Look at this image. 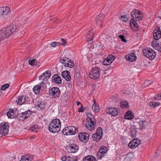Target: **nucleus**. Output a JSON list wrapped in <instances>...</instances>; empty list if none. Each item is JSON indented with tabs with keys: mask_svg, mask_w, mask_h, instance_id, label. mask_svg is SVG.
<instances>
[{
	"mask_svg": "<svg viewBox=\"0 0 161 161\" xmlns=\"http://www.w3.org/2000/svg\"><path fill=\"white\" fill-rule=\"evenodd\" d=\"M49 94L53 98H58L60 96V91L57 87H53L49 91Z\"/></svg>",
	"mask_w": 161,
	"mask_h": 161,
	"instance_id": "obj_5",
	"label": "nucleus"
},
{
	"mask_svg": "<svg viewBox=\"0 0 161 161\" xmlns=\"http://www.w3.org/2000/svg\"><path fill=\"white\" fill-rule=\"evenodd\" d=\"M83 161H97V159L92 155H89L85 156Z\"/></svg>",
	"mask_w": 161,
	"mask_h": 161,
	"instance_id": "obj_27",
	"label": "nucleus"
},
{
	"mask_svg": "<svg viewBox=\"0 0 161 161\" xmlns=\"http://www.w3.org/2000/svg\"><path fill=\"white\" fill-rule=\"evenodd\" d=\"M134 118L133 113L130 110L128 111L124 116V118L127 119H131Z\"/></svg>",
	"mask_w": 161,
	"mask_h": 161,
	"instance_id": "obj_28",
	"label": "nucleus"
},
{
	"mask_svg": "<svg viewBox=\"0 0 161 161\" xmlns=\"http://www.w3.org/2000/svg\"><path fill=\"white\" fill-rule=\"evenodd\" d=\"M70 157L69 156H64L61 158L63 161H69Z\"/></svg>",
	"mask_w": 161,
	"mask_h": 161,
	"instance_id": "obj_47",
	"label": "nucleus"
},
{
	"mask_svg": "<svg viewBox=\"0 0 161 161\" xmlns=\"http://www.w3.org/2000/svg\"><path fill=\"white\" fill-rule=\"evenodd\" d=\"M87 117L86 120H95V119L94 118L93 116L91 113H88L87 114Z\"/></svg>",
	"mask_w": 161,
	"mask_h": 161,
	"instance_id": "obj_41",
	"label": "nucleus"
},
{
	"mask_svg": "<svg viewBox=\"0 0 161 161\" xmlns=\"http://www.w3.org/2000/svg\"><path fill=\"white\" fill-rule=\"evenodd\" d=\"M16 29V26L11 25L6 28L0 31V42L1 39L7 37L11 34L14 32Z\"/></svg>",
	"mask_w": 161,
	"mask_h": 161,
	"instance_id": "obj_1",
	"label": "nucleus"
},
{
	"mask_svg": "<svg viewBox=\"0 0 161 161\" xmlns=\"http://www.w3.org/2000/svg\"><path fill=\"white\" fill-rule=\"evenodd\" d=\"M33 91L36 94H38L40 92V89H39V87L38 85H37L35 86L33 89Z\"/></svg>",
	"mask_w": 161,
	"mask_h": 161,
	"instance_id": "obj_39",
	"label": "nucleus"
},
{
	"mask_svg": "<svg viewBox=\"0 0 161 161\" xmlns=\"http://www.w3.org/2000/svg\"><path fill=\"white\" fill-rule=\"evenodd\" d=\"M44 82H45L42 81L41 83H40L39 85H38L39 89L41 90H43L46 87V86H45Z\"/></svg>",
	"mask_w": 161,
	"mask_h": 161,
	"instance_id": "obj_43",
	"label": "nucleus"
},
{
	"mask_svg": "<svg viewBox=\"0 0 161 161\" xmlns=\"http://www.w3.org/2000/svg\"><path fill=\"white\" fill-rule=\"evenodd\" d=\"M81 103L80 102L77 101L76 102V104L77 106L79 105L80 104H81Z\"/></svg>",
	"mask_w": 161,
	"mask_h": 161,
	"instance_id": "obj_58",
	"label": "nucleus"
},
{
	"mask_svg": "<svg viewBox=\"0 0 161 161\" xmlns=\"http://www.w3.org/2000/svg\"><path fill=\"white\" fill-rule=\"evenodd\" d=\"M60 62L64 64V66L70 68H72L74 66L73 61L66 57H63L60 58Z\"/></svg>",
	"mask_w": 161,
	"mask_h": 161,
	"instance_id": "obj_6",
	"label": "nucleus"
},
{
	"mask_svg": "<svg viewBox=\"0 0 161 161\" xmlns=\"http://www.w3.org/2000/svg\"><path fill=\"white\" fill-rule=\"evenodd\" d=\"M102 136L100 135V134H97L95 133L93 134L92 136L93 140L96 142L100 141L102 138Z\"/></svg>",
	"mask_w": 161,
	"mask_h": 161,
	"instance_id": "obj_29",
	"label": "nucleus"
},
{
	"mask_svg": "<svg viewBox=\"0 0 161 161\" xmlns=\"http://www.w3.org/2000/svg\"><path fill=\"white\" fill-rule=\"evenodd\" d=\"M29 102V97L24 96H19L16 100V102L19 105H22L25 103H28Z\"/></svg>",
	"mask_w": 161,
	"mask_h": 161,
	"instance_id": "obj_12",
	"label": "nucleus"
},
{
	"mask_svg": "<svg viewBox=\"0 0 161 161\" xmlns=\"http://www.w3.org/2000/svg\"><path fill=\"white\" fill-rule=\"evenodd\" d=\"M28 63L29 64L32 66L36 65L38 63L37 60L35 59H33L32 60H28Z\"/></svg>",
	"mask_w": 161,
	"mask_h": 161,
	"instance_id": "obj_35",
	"label": "nucleus"
},
{
	"mask_svg": "<svg viewBox=\"0 0 161 161\" xmlns=\"http://www.w3.org/2000/svg\"><path fill=\"white\" fill-rule=\"evenodd\" d=\"M136 130L135 126H132L130 129V134L132 137H135L136 135Z\"/></svg>",
	"mask_w": 161,
	"mask_h": 161,
	"instance_id": "obj_33",
	"label": "nucleus"
},
{
	"mask_svg": "<svg viewBox=\"0 0 161 161\" xmlns=\"http://www.w3.org/2000/svg\"><path fill=\"white\" fill-rule=\"evenodd\" d=\"M45 103L41 100H39L37 102V107L41 109H44L45 108Z\"/></svg>",
	"mask_w": 161,
	"mask_h": 161,
	"instance_id": "obj_34",
	"label": "nucleus"
},
{
	"mask_svg": "<svg viewBox=\"0 0 161 161\" xmlns=\"http://www.w3.org/2000/svg\"><path fill=\"white\" fill-rule=\"evenodd\" d=\"M96 123L95 120H86V128L90 131H92L94 129Z\"/></svg>",
	"mask_w": 161,
	"mask_h": 161,
	"instance_id": "obj_13",
	"label": "nucleus"
},
{
	"mask_svg": "<svg viewBox=\"0 0 161 161\" xmlns=\"http://www.w3.org/2000/svg\"><path fill=\"white\" fill-rule=\"evenodd\" d=\"M50 75L51 72L50 71H47L39 76V79L44 82L47 81L50 77Z\"/></svg>",
	"mask_w": 161,
	"mask_h": 161,
	"instance_id": "obj_16",
	"label": "nucleus"
},
{
	"mask_svg": "<svg viewBox=\"0 0 161 161\" xmlns=\"http://www.w3.org/2000/svg\"><path fill=\"white\" fill-rule=\"evenodd\" d=\"M94 101V103L92 107V109L95 113H97L99 111L100 108L98 105L96 103L95 100Z\"/></svg>",
	"mask_w": 161,
	"mask_h": 161,
	"instance_id": "obj_32",
	"label": "nucleus"
},
{
	"mask_svg": "<svg viewBox=\"0 0 161 161\" xmlns=\"http://www.w3.org/2000/svg\"><path fill=\"white\" fill-rule=\"evenodd\" d=\"M161 1V0H160Z\"/></svg>",
	"mask_w": 161,
	"mask_h": 161,
	"instance_id": "obj_60",
	"label": "nucleus"
},
{
	"mask_svg": "<svg viewBox=\"0 0 161 161\" xmlns=\"http://www.w3.org/2000/svg\"><path fill=\"white\" fill-rule=\"evenodd\" d=\"M78 112H79L80 113L83 112L84 111V110L83 109V107L82 104H81V107L78 109Z\"/></svg>",
	"mask_w": 161,
	"mask_h": 161,
	"instance_id": "obj_54",
	"label": "nucleus"
},
{
	"mask_svg": "<svg viewBox=\"0 0 161 161\" xmlns=\"http://www.w3.org/2000/svg\"><path fill=\"white\" fill-rule=\"evenodd\" d=\"M149 105L151 107L155 108L159 106L160 103L158 102H151L149 103Z\"/></svg>",
	"mask_w": 161,
	"mask_h": 161,
	"instance_id": "obj_38",
	"label": "nucleus"
},
{
	"mask_svg": "<svg viewBox=\"0 0 161 161\" xmlns=\"http://www.w3.org/2000/svg\"><path fill=\"white\" fill-rule=\"evenodd\" d=\"M125 58L130 62H132L135 61L136 59V57L135 53H129L126 55L125 57Z\"/></svg>",
	"mask_w": 161,
	"mask_h": 161,
	"instance_id": "obj_19",
	"label": "nucleus"
},
{
	"mask_svg": "<svg viewBox=\"0 0 161 161\" xmlns=\"http://www.w3.org/2000/svg\"><path fill=\"white\" fill-rule=\"evenodd\" d=\"M140 143V142L139 139H135L130 142L128 146L130 148L133 149L138 146Z\"/></svg>",
	"mask_w": 161,
	"mask_h": 161,
	"instance_id": "obj_14",
	"label": "nucleus"
},
{
	"mask_svg": "<svg viewBox=\"0 0 161 161\" xmlns=\"http://www.w3.org/2000/svg\"><path fill=\"white\" fill-rule=\"evenodd\" d=\"M119 37L121 39V41L125 42H127V40L125 39L124 36L123 35H120L119 36Z\"/></svg>",
	"mask_w": 161,
	"mask_h": 161,
	"instance_id": "obj_49",
	"label": "nucleus"
},
{
	"mask_svg": "<svg viewBox=\"0 0 161 161\" xmlns=\"http://www.w3.org/2000/svg\"><path fill=\"white\" fill-rule=\"evenodd\" d=\"M59 45V42H53L51 44V46L53 47H55Z\"/></svg>",
	"mask_w": 161,
	"mask_h": 161,
	"instance_id": "obj_48",
	"label": "nucleus"
},
{
	"mask_svg": "<svg viewBox=\"0 0 161 161\" xmlns=\"http://www.w3.org/2000/svg\"><path fill=\"white\" fill-rule=\"evenodd\" d=\"M9 86L10 85L9 84H5L2 86L1 89L3 91L5 90L6 89L8 88L9 87Z\"/></svg>",
	"mask_w": 161,
	"mask_h": 161,
	"instance_id": "obj_46",
	"label": "nucleus"
},
{
	"mask_svg": "<svg viewBox=\"0 0 161 161\" xmlns=\"http://www.w3.org/2000/svg\"><path fill=\"white\" fill-rule=\"evenodd\" d=\"M143 53L145 56L151 60L155 58L156 55L154 50L150 48L144 49L143 50Z\"/></svg>",
	"mask_w": 161,
	"mask_h": 161,
	"instance_id": "obj_4",
	"label": "nucleus"
},
{
	"mask_svg": "<svg viewBox=\"0 0 161 161\" xmlns=\"http://www.w3.org/2000/svg\"><path fill=\"white\" fill-rule=\"evenodd\" d=\"M32 112L29 109H28L25 112H22L18 114V116L19 118L20 121H24L27 119L31 114Z\"/></svg>",
	"mask_w": 161,
	"mask_h": 161,
	"instance_id": "obj_10",
	"label": "nucleus"
},
{
	"mask_svg": "<svg viewBox=\"0 0 161 161\" xmlns=\"http://www.w3.org/2000/svg\"><path fill=\"white\" fill-rule=\"evenodd\" d=\"M78 137L82 142L86 143L89 139V135L86 132H81L79 134Z\"/></svg>",
	"mask_w": 161,
	"mask_h": 161,
	"instance_id": "obj_11",
	"label": "nucleus"
},
{
	"mask_svg": "<svg viewBox=\"0 0 161 161\" xmlns=\"http://www.w3.org/2000/svg\"><path fill=\"white\" fill-rule=\"evenodd\" d=\"M152 82V81L151 80H147V81H146L144 82L145 86L147 87L148 86L151 85Z\"/></svg>",
	"mask_w": 161,
	"mask_h": 161,
	"instance_id": "obj_52",
	"label": "nucleus"
},
{
	"mask_svg": "<svg viewBox=\"0 0 161 161\" xmlns=\"http://www.w3.org/2000/svg\"><path fill=\"white\" fill-rule=\"evenodd\" d=\"M69 152L71 153H75L78 150V146L75 144H69L68 146Z\"/></svg>",
	"mask_w": 161,
	"mask_h": 161,
	"instance_id": "obj_21",
	"label": "nucleus"
},
{
	"mask_svg": "<svg viewBox=\"0 0 161 161\" xmlns=\"http://www.w3.org/2000/svg\"><path fill=\"white\" fill-rule=\"evenodd\" d=\"M147 123L145 120H140L139 122V124L140 126L141 129L145 128L146 126Z\"/></svg>",
	"mask_w": 161,
	"mask_h": 161,
	"instance_id": "obj_36",
	"label": "nucleus"
},
{
	"mask_svg": "<svg viewBox=\"0 0 161 161\" xmlns=\"http://www.w3.org/2000/svg\"><path fill=\"white\" fill-rule=\"evenodd\" d=\"M52 80L53 81L57 84H61L62 82L61 78L57 74L54 75L52 76Z\"/></svg>",
	"mask_w": 161,
	"mask_h": 161,
	"instance_id": "obj_26",
	"label": "nucleus"
},
{
	"mask_svg": "<svg viewBox=\"0 0 161 161\" xmlns=\"http://www.w3.org/2000/svg\"><path fill=\"white\" fill-rule=\"evenodd\" d=\"M10 12V9L8 7H4L0 8V15H7Z\"/></svg>",
	"mask_w": 161,
	"mask_h": 161,
	"instance_id": "obj_23",
	"label": "nucleus"
},
{
	"mask_svg": "<svg viewBox=\"0 0 161 161\" xmlns=\"http://www.w3.org/2000/svg\"><path fill=\"white\" fill-rule=\"evenodd\" d=\"M106 112L108 114L114 116H115L118 114V110L116 108H108Z\"/></svg>",
	"mask_w": 161,
	"mask_h": 161,
	"instance_id": "obj_18",
	"label": "nucleus"
},
{
	"mask_svg": "<svg viewBox=\"0 0 161 161\" xmlns=\"http://www.w3.org/2000/svg\"><path fill=\"white\" fill-rule=\"evenodd\" d=\"M107 147L103 146L101 147L99 150V151L102 153H103L104 154L107 152Z\"/></svg>",
	"mask_w": 161,
	"mask_h": 161,
	"instance_id": "obj_40",
	"label": "nucleus"
},
{
	"mask_svg": "<svg viewBox=\"0 0 161 161\" xmlns=\"http://www.w3.org/2000/svg\"><path fill=\"white\" fill-rule=\"evenodd\" d=\"M135 19H131L130 21V25L132 29L134 31L139 30L138 25Z\"/></svg>",
	"mask_w": 161,
	"mask_h": 161,
	"instance_id": "obj_20",
	"label": "nucleus"
},
{
	"mask_svg": "<svg viewBox=\"0 0 161 161\" xmlns=\"http://www.w3.org/2000/svg\"><path fill=\"white\" fill-rule=\"evenodd\" d=\"M61 122L58 119H53L49 124L48 130L52 133H57L60 130Z\"/></svg>",
	"mask_w": 161,
	"mask_h": 161,
	"instance_id": "obj_2",
	"label": "nucleus"
},
{
	"mask_svg": "<svg viewBox=\"0 0 161 161\" xmlns=\"http://www.w3.org/2000/svg\"><path fill=\"white\" fill-rule=\"evenodd\" d=\"M62 77L67 81H69L71 79L70 72L67 70L64 71L62 72Z\"/></svg>",
	"mask_w": 161,
	"mask_h": 161,
	"instance_id": "obj_25",
	"label": "nucleus"
},
{
	"mask_svg": "<svg viewBox=\"0 0 161 161\" xmlns=\"http://www.w3.org/2000/svg\"><path fill=\"white\" fill-rule=\"evenodd\" d=\"M104 20V15L99 14L97 15L96 17L95 20L97 24L99 26L101 25L102 27V22Z\"/></svg>",
	"mask_w": 161,
	"mask_h": 161,
	"instance_id": "obj_22",
	"label": "nucleus"
},
{
	"mask_svg": "<svg viewBox=\"0 0 161 161\" xmlns=\"http://www.w3.org/2000/svg\"><path fill=\"white\" fill-rule=\"evenodd\" d=\"M7 114L8 118L10 119H13L16 116V114L14 113V112L13 109H10L7 113Z\"/></svg>",
	"mask_w": 161,
	"mask_h": 161,
	"instance_id": "obj_30",
	"label": "nucleus"
},
{
	"mask_svg": "<svg viewBox=\"0 0 161 161\" xmlns=\"http://www.w3.org/2000/svg\"><path fill=\"white\" fill-rule=\"evenodd\" d=\"M94 32L92 30H90L89 31V33L86 36L87 40L88 42H93L94 39Z\"/></svg>",
	"mask_w": 161,
	"mask_h": 161,
	"instance_id": "obj_24",
	"label": "nucleus"
},
{
	"mask_svg": "<svg viewBox=\"0 0 161 161\" xmlns=\"http://www.w3.org/2000/svg\"><path fill=\"white\" fill-rule=\"evenodd\" d=\"M131 16L136 21H139L142 19L143 15L142 13L137 9H134L131 13Z\"/></svg>",
	"mask_w": 161,
	"mask_h": 161,
	"instance_id": "obj_9",
	"label": "nucleus"
},
{
	"mask_svg": "<svg viewBox=\"0 0 161 161\" xmlns=\"http://www.w3.org/2000/svg\"><path fill=\"white\" fill-rule=\"evenodd\" d=\"M154 98L155 100H158L161 99V93H158L157 96L154 97Z\"/></svg>",
	"mask_w": 161,
	"mask_h": 161,
	"instance_id": "obj_53",
	"label": "nucleus"
},
{
	"mask_svg": "<svg viewBox=\"0 0 161 161\" xmlns=\"http://www.w3.org/2000/svg\"><path fill=\"white\" fill-rule=\"evenodd\" d=\"M153 47L154 49L157 50L160 52H161V42L156 43L153 44Z\"/></svg>",
	"mask_w": 161,
	"mask_h": 161,
	"instance_id": "obj_37",
	"label": "nucleus"
},
{
	"mask_svg": "<svg viewBox=\"0 0 161 161\" xmlns=\"http://www.w3.org/2000/svg\"><path fill=\"white\" fill-rule=\"evenodd\" d=\"M121 141L124 144H125L126 143V139L125 137H124V136H121Z\"/></svg>",
	"mask_w": 161,
	"mask_h": 161,
	"instance_id": "obj_55",
	"label": "nucleus"
},
{
	"mask_svg": "<svg viewBox=\"0 0 161 161\" xmlns=\"http://www.w3.org/2000/svg\"><path fill=\"white\" fill-rule=\"evenodd\" d=\"M97 134H99L101 136L103 135V130L102 128L101 127H98L96 130V132L95 133Z\"/></svg>",
	"mask_w": 161,
	"mask_h": 161,
	"instance_id": "obj_42",
	"label": "nucleus"
},
{
	"mask_svg": "<svg viewBox=\"0 0 161 161\" xmlns=\"http://www.w3.org/2000/svg\"><path fill=\"white\" fill-rule=\"evenodd\" d=\"M104 155V154L100 151H99L97 153V157L99 159H101L103 157Z\"/></svg>",
	"mask_w": 161,
	"mask_h": 161,
	"instance_id": "obj_51",
	"label": "nucleus"
},
{
	"mask_svg": "<svg viewBox=\"0 0 161 161\" xmlns=\"http://www.w3.org/2000/svg\"><path fill=\"white\" fill-rule=\"evenodd\" d=\"M78 160V157L76 156L70 157L69 161H77Z\"/></svg>",
	"mask_w": 161,
	"mask_h": 161,
	"instance_id": "obj_50",
	"label": "nucleus"
},
{
	"mask_svg": "<svg viewBox=\"0 0 161 161\" xmlns=\"http://www.w3.org/2000/svg\"><path fill=\"white\" fill-rule=\"evenodd\" d=\"M9 127L8 123L5 122L1 123L0 124V134L2 136H5L8 133Z\"/></svg>",
	"mask_w": 161,
	"mask_h": 161,
	"instance_id": "obj_8",
	"label": "nucleus"
},
{
	"mask_svg": "<svg viewBox=\"0 0 161 161\" xmlns=\"http://www.w3.org/2000/svg\"><path fill=\"white\" fill-rule=\"evenodd\" d=\"M100 69L97 67L93 68L90 73L89 77L93 79H98L100 76Z\"/></svg>",
	"mask_w": 161,
	"mask_h": 161,
	"instance_id": "obj_7",
	"label": "nucleus"
},
{
	"mask_svg": "<svg viewBox=\"0 0 161 161\" xmlns=\"http://www.w3.org/2000/svg\"><path fill=\"white\" fill-rule=\"evenodd\" d=\"M61 40L63 42V43H62L61 44H60V45H64L66 43V42L65 40L63 38L61 39Z\"/></svg>",
	"mask_w": 161,
	"mask_h": 161,
	"instance_id": "obj_57",
	"label": "nucleus"
},
{
	"mask_svg": "<svg viewBox=\"0 0 161 161\" xmlns=\"http://www.w3.org/2000/svg\"><path fill=\"white\" fill-rule=\"evenodd\" d=\"M39 126L38 125H33L29 128V130L33 132L37 133L39 130Z\"/></svg>",
	"mask_w": 161,
	"mask_h": 161,
	"instance_id": "obj_31",
	"label": "nucleus"
},
{
	"mask_svg": "<svg viewBox=\"0 0 161 161\" xmlns=\"http://www.w3.org/2000/svg\"><path fill=\"white\" fill-rule=\"evenodd\" d=\"M20 161H30V158L26 157H24L22 158Z\"/></svg>",
	"mask_w": 161,
	"mask_h": 161,
	"instance_id": "obj_56",
	"label": "nucleus"
},
{
	"mask_svg": "<svg viewBox=\"0 0 161 161\" xmlns=\"http://www.w3.org/2000/svg\"><path fill=\"white\" fill-rule=\"evenodd\" d=\"M77 132V128L74 126L66 127L62 130L63 134L65 135H75Z\"/></svg>",
	"mask_w": 161,
	"mask_h": 161,
	"instance_id": "obj_3",
	"label": "nucleus"
},
{
	"mask_svg": "<svg viewBox=\"0 0 161 161\" xmlns=\"http://www.w3.org/2000/svg\"><path fill=\"white\" fill-rule=\"evenodd\" d=\"M120 105L122 108H127L129 106L128 103L127 102H122L120 103Z\"/></svg>",
	"mask_w": 161,
	"mask_h": 161,
	"instance_id": "obj_44",
	"label": "nucleus"
},
{
	"mask_svg": "<svg viewBox=\"0 0 161 161\" xmlns=\"http://www.w3.org/2000/svg\"><path fill=\"white\" fill-rule=\"evenodd\" d=\"M1 90V89H0V97L1 96V95L2 94V92Z\"/></svg>",
	"mask_w": 161,
	"mask_h": 161,
	"instance_id": "obj_59",
	"label": "nucleus"
},
{
	"mask_svg": "<svg viewBox=\"0 0 161 161\" xmlns=\"http://www.w3.org/2000/svg\"><path fill=\"white\" fill-rule=\"evenodd\" d=\"M120 18L123 22H127L128 20L127 16L126 15H121Z\"/></svg>",
	"mask_w": 161,
	"mask_h": 161,
	"instance_id": "obj_45",
	"label": "nucleus"
},
{
	"mask_svg": "<svg viewBox=\"0 0 161 161\" xmlns=\"http://www.w3.org/2000/svg\"><path fill=\"white\" fill-rule=\"evenodd\" d=\"M115 57L112 55H109L103 60V64L107 65L111 64L115 59Z\"/></svg>",
	"mask_w": 161,
	"mask_h": 161,
	"instance_id": "obj_15",
	"label": "nucleus"
},
{
	"mask_svg": "<svg viewBox=\"0 0 161 161\" xmlns=\"http://www.w3.org/2000/svg\"><path fill=\"white\" fill-rule=\"evenodd\" d=\"M153 38L158 40L161 37V32L159 27H157L154 30L153 33Z\"/></svg>",
	"mask_w": 161,
	"mask_h": 161,
	"instance_id": "obj_17",
	"label": "nucleus"
}]
</instances>
